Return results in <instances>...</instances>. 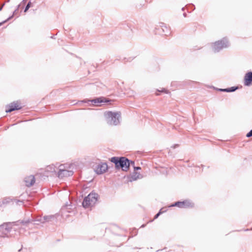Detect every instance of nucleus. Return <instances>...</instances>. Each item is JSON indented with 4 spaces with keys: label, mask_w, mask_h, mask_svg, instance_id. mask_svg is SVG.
<instances>
[{
    "label": "nucleus",
    "mask_w": 252,
    "mask_h": 252,
    "mask_svg": "<svg viewBox=\"0 0 252 252\" xmlns=\"http://www.w3.org/2000/svg\"><path fill=\"white\" fill-rule=\"evenodd\" d=\"M237 89H238L237 87H232L231 88H226V89H219L218 90L220 92H233L235 91Z\"/></svg>",
    "instance_id": "obj_14"
},
{
    "label": "nucleus",
    "mask_w": 252,
    "mask_h": 252,
    "mask_svg": "<svg viewBox=\"0 0 252 252\" xmlns=\"http://www.w3.org/2000/svg\"><path fill=\"white\" fill-rule=\"evenodd\" d=\"M22 106L18 101H14L11 103L8 106L6 107L5 112L6 113L11 112L16 110L20 109Z\"/></svg>",
    "instance_id": "obj_6"
},
{
    "label": "nucleus",
    "mask_w": 252,
    "mask_h": 252,
    "mask_svg": "<svg viewBox=\"0 0 252 252\" xmlns=\"http://www.w3.org/2000/svg\"><path fill=\"white\" fill-rule=\"evenodd\" d=\"M73 172L71 170H68L66 168H61L58 171V177L63 178L64 177H69L73 175Z\"/></svg>",
    "instance_id": "obj_10"
},
{
    "label": "nucleus",
    "mask_w": 252,
    "mask_h": 252,
    "mask_svg": "<svg viewBox=\"0 0 252 252\" xmlns=\"http://www.w3.org/2000/svg\"><path fill=\"white\" fill-rule=\"evenodd\" d=\"M31 6V2L30 1V2H28L27 5H26V6L25 7V10H24V12H26L28 10V9L30 8V7Z\"/></svg>",
    "instance_id": "obj_20"
},
{
    "label": "nucleus",
    "mask_w": 252,
    "mask_h": 252,
    "mask_svg": "<svg viewBox=\"0 0 252 252\" xmlns=\"http://www.w3.org/2000/svg\"><path fill=\"white\" fill-rule=\"evenodd\" d=\"M58 215L56 214L55 215H49L45 216L43 217H39L37 218L35 221H39L41 223H44L46 222H49L57 218Z\"/></svg>",
    "instance_id": "obj_8"
},
{
    "label": "nucleus",
    "mask_w": 252,
    "mask_h": 252,
    "mask_svg": "<svg viewBox=\"0 0 252 252\" xmlns=\"http://www.w3.org/2000/svg\"><path fill=\"white\" fill-rule=\"evenodd\" d=\"M130 161L125 157H120L118 167H121L123 171H127L131 164Z\"/></svg>",
    "instance_id": "obj_4"
},
{
    "label": "nucleus",
    "mask_w": 252,
    "mask_h": 252,
    "mask_svg": "<svg viewBox=\"0 0 252 252\" xmlns=\"http://www.w3.org/2000/svg\"><path fill=\"white\" fill-rule=\"evenodd\" d=\"M32 222V220L30 219H28L27 220H23L21 222L25 224H27V223H29L30 222Z\"/></svg>",
    "instance_id": "obj_21"
},
{
    "label": "nucleus",
    "mask_w": 252,
    "mask_h": 252,
    "mask_svg": "<svg viewBox=\"0 0 252 252\" xmlns=\"http://www.w3.org/2000/svg\"><path fill=\"white\" fill-rule=\"evenodd\" d=\"M246 136L247 137H250L252 136V129L247 134Z\"/></svg>",
    "instance_id": "obj_22"
},
{
    "label": "nucleus",
    "mask_w": 252,
    "mask_h": 252,
    "mask_svg": "<svg viewBox=\"0 0 252 252\" xmlns=\"http://www.w3.org/2000/svg\"><path fill=\"white\" fill-rule=\"evenodd\" d=\"M61 168H66L64 165H61L59 167V170L61 169Z\"/></svg>",
    "instance_id": "obj_24"
},
{
    "label": "nucleus",
    "mask_w": 252,
    "mask_h": 252,
    "mask_svg": "<svg viewBox=\"0 0 252 252\" xmlns=\"http://www.w3.org/2000/svg\"><path fill=\"white\" fill-rule=\"evenodd\" d=\"M11 18V17H10L9 18H8L6 20L4 21L3 22L0 23V26H1L3 23H4L6 22V21H7L8 20H9Z\"/></svg>",
    "instance_id": "obj_25"
},
{
    "label": "nucleus",
    "mask_w": 252,
    "mask_h": 252,
    "mask_svg": "<svg viewBox=\"0 0 252 252\" xmlns=\"http://www.w3.org/2000/svg\"><path fill=\"white\" fill-rule=\"evenodd\" d=\"M244 84L246 86H250L252 85V72H247L244 78Z\"/></svg>",
    "instance_id": "obj_11"
},
{
    "label": "nucleus",
    "mask_w": 252,
    "mask_h": 252,
    "mask_svg": "<svg viewBox=\"0 0 252 252\" xmlns=\"http://www.w3.org/2000/svg\"><path fill=\"white\" fill-rule=\"evenodd\" d=\"M161 213L162 212L160 211L158 214H157L155 216L154 219H157Z\"/></svg>",
    "instance_id": "obj_23"
},
{
    "label": "nucleus",
    "mask_w": 252,
    "mask_h": 252,
    "mask_svg": "<svg viewBox=\"0 0 252 252\" xmlns=\"http://www.w3.org/2000/svg\"><path fill=\"white\" fill-rule=\"evenodd\" d=\"M119 160H120V158H118V157H114L111 158V161L115 163L116 167L117 168H118V164H119Z\"/></svg>",
    "instance_id": "obj_16"
},
{
    "label": "nucleus",
    "mask_w": 252,
    "mask_h": 252,
    "mask_svg": "<svg viewBox=\"0 0 252 252\" xmlns=\"http://www.w3.org/2000/svg\"><path fill=\"white\" fill-rule=\"evenodd\" d=\"M47 170L51 172H56L55 167L53 165L49 166L47 167Z\"/></svg>",
    "instance_id": "obj_18"
},
{
    "label": "nucleus",
    "mask_w": 252,
    "mask_h": 252,
    "mask_svg": "<svg viewBox=\"0 0 252 252\" xmlns=\"http://www.w3.org/2000/svg\"><path fill=\"white\" fill-rule=\"evenodd\" d=\"M145 224H143V225L141 226V227H145Z\"/></svg>",
    "instance_id": "obj_29"
},
{
    "label": "nucleus",
    "mask_w": 252,
    "mask_h": 252,
    "mask_svg": "<svg viewBox=\"0 0 252 252\" xmlns=\"http://www.w3.org/2000/svg\"><path fill=\"white\" fill-rule=\"evenodd\" d=\"M107 169V164L106 163H101L96 165L95 171L97 174H101L106 172Z\"/></svg>",
    "instance_id": "obj_9"
},
{
    "label": "nucleus",
    "mask_w": 252,
    "mask_h": 252,
    "mask_svg": "<svg viewBox=\"0 0 252 252\" xmlns=\"http://www.w3.org/2000/svg\"><path fill=\"white\" fill-rule=\"evenodd\" d=\"M107 123L109 125L116 126L120 123L121 114L118 112L107 111L104 113Z\"/></svg>",
    "instance_id": "obj_1"
},
{
    "label": "nucleus",
    "mask_w": 252,
    "mask_h": 252,
    "mask_svg": "<svg viewBox=\"0 0 252 252\" xmlns=\"http://www.w3.org/2000/svg\"><path fill=\"white\" fill-rule=\"evenodd\" d=\"M178 145H176L174 146V148H175L176 146H178Z\"/></svg>",
    "instance_id": "obj_30"
},
{
    "label": "nucleus",
    "mask_w": 252,
    "mask_h": 252,
    "mask_svg": "<svg viewBox=\"0 0 252 252\" xmlns=\"http://www.w3.org/2000/svg\"><path fill=\"white\" fill-rule=\"evenodd\" d=\"M158 92H165L166 93H167V91L165 90L164 89H162L161 91L158 90Z\"/></svg>",
    "instance_id": "obj_26"
},
{
    "label": "nucleus",
    "mask_w": 252,
    "mask_h": 252,
    "mask_svg": "<svg viewBox=\"0 0 252 252\" xmlns=\"http://www.w3.org/2000/svg\"><path fill=\"white\" fill-rule=\"evenodd\" d=\"M130 163H131V164L132 166H133V168H134V171H136V170H140L141 169V167H135L134 166V162L133 161H130Z\"/></svg>",
    "instance_id": "obj_19"
},
{
    "label": "nucleus",
    "mask_w": 252,
    "mask_h": 252,
    "mask_svg": "<svg viewBox=\"0 0 252 252\" xmlns=\"http://www.w3.org/2000/svg\"><path fill=\"white\" fill-rule=\"evenodd\" d=\"M171 206H177L179 208L193 207V204L188 200L180 202L178 201L171 205Z\"/></svg>",
    "instance_id": "obj_5"
},
{
    "label": "nucleus",
    "mask_w": 252,
    "mask_h": 252,
    "mask_svg": "<svg viewBox=\"0 0 252 252\" xmlns=\"http://www.w3.org/2000/svg\"><path fill=\"white\" fill-rule=\"evenodd\" d=\"M11 229V227L7 224L0 225V237L6 236Z\"/></svg>",
    "instance_id": "obj_7"
},
{
    "label": "nucleus",
    "mask_w": 252,
    "mask_h": 252,
    "mask_svg": "<svg viewBox=\"0 0 252 252\" xmlns=\"http://www.w3.org/2000/svg\"><path fill=\"white\" fill-rule=\"evenodd\" d=\"M142 177V175L136 171H134L131 176V178L132 180H136L138 179H140Z\"/></svg>",
    "instance_id": "obj_15"
},
{
    "label": "nucleus",
    "mask_w": 252,
    "mask_h": 252,
    "mask_svg": "<svg viewBox=\"0 0 252 252\" xmlns=\"http://www.w3.org/2000/svg\"><path fill=\"white\" fill-rule=\"evenodd\" d=\"M157 29L158 30L161 29L162 31V33L165 35H167L170 34V32L168 28L167 27L166 24L163 23H159L158 25H157Z\"/></svg>",
    "instance_id": "obj_12"
},
{
    "label": "nucleus",
    "mask_w": 252,
    "mask_h": 252,
    "mask_svg": "<svg viewBox=\"0 0 252 252\" xmlns=\"http://www.w3.org/2000/svg\"><path fill=\"white\" fill-rule=\"evenodd\" d=\"M229 42L226 38H223L221 40L218 41L214 43L213 50L215 52H218L220 50L229 46Z\"/></svg>",
    "instance_id": "obj_3"
},
{
    "label": "nucleus",
    "mask_w": 252,
    "mask_h": 252,
    "mask_svg": "<svg viewBox=\"0 0 252 252\" xmlns=\"http://www.w3.org/2000/svg\"><path fill=\"white\" fill-rule=\"evenodd\" d=\"M70 204H66L65 205V207L66 208V209L68 210V209H70L71 208H68V207L70 206Z\"/></svg>",
    "instance_id": "obj_27"
},
{
    "label": "nucleus",
    "mask_w": 252,
    "mask_h": 252,
    "mask_svg": "<svg viewBox=\"0 0 252 252\" xmlns=\"http://www.w3.org/2000/svg\"><path fill=\"white\" fill-rule=\"evenodd\" d=\"M4 4H3V5H2L1 6H0V11H1L2 9V7L3 6Z\"/></svg>",
    "instance_id": "obj_28"
},
{
    "label": "nucleus",
    "mask_w": 252,
    "mask_h": 252,
    "mask_svg": "<svg viewBox=\"0 0 252 252\" xmlns=\"http://www.w3.org/2000/svg\"><path fill=\"white\" fill-rule=\"evenodd\" d=\"M98 194L92 192L87 197H86L82 203L84 208H88L94 205L97 200Z\"/></svg>",
    "instance_id": "obj_2"
},
{
    "label": "nucleus",
    "mask_w": 252,
    "mask_h": 252,
    "mask_svg": "<svg viewBox=\"0 0 252 252\" xmlns=\"http://www.w3.org/2000/svg\"><path fill=\"white\" fill-rule=\"evenodd\" d=\"M26 186L30 187L33 185L35 183V178L33 175H30L25 178Z\"/></svg>",
    "instance_id": "obj_13"
},
{
    "label": "nucleus",
    "mask_w": 252,
    "mask_h": 252,
    "mask_svg": "<svg viewBox=\"0 0 252 252\" xmlns=\"http://www.w3.org/2000/svg\"><path fill=\"white\" fill-rule=\"evenodd\" d=\"M91 101L92 102H94V103H100L103 102H108V101L105 100V101H104V99H102L101 98H97L92 100Z\"/></svg>",
    "instance_id": "obj_17"
}]
</instances>
